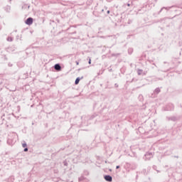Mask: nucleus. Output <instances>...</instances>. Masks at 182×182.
Listing matches in <instances>:
<instances>
[{
  "label": "nucleus",
  "instance_id": "obj_1",
  "mask_svg": "<svg viewBox=\"0 0 182 182\" xmlns=\"http://www.w3.org/2000/svg\"><path fill=\"white\" fill-rule=\"evenodd\" d=\"M181 117L179 115H173L171 117H166V122H178L180 120Z\"/></svg>",
  "mask_w": 182,
  "mask_h": 182
},
{
  "label": "nucleus",
  "instance_id": "obj_2",
  "mask_svg": "<svg viewBox=\"0 0 182 182\" xmlns=\"http://www.w3.org/2000/svg\"><path fill=\"white\" fill-rule=\"evenodd\" d=\"M145 161L150 160L153 159V152H146L144 157Z\"/></svg>",
  "mask_w": 182,
  "mask_h": 182
},
{
  "label": "nucleus",
  "instance_id": "obj_3",
  "mask_svg": "<svg viewBox=\"0 0 182 182\" xmlns=\"http://www.w3.org/2000/svg\"><path fill=\"white\" fill-rule=\"evenodd\" d=\"M8 60V57H6V55L1 54L0 55V63H5Z\"/></svg>",
  "mask_w": 182,
  "mask_h": 182
},
{
  "label": "nucleus",
  "instance_id": "obj_4",
  "mask_svg": "<svg viewBox=\"0 0 182 182\" xmlns=\"http://www.w3.org/2000/svg\"><path fill=\"white\" fill-rule=\"evenodd\" d=\"M165 110L166 112H170L171 110H174V105L173 104H168L166 106Z\"/></svg>",
  "mask_w": 182,
  "mask_h": 182
},
{
  "label": "nucleus",
  "instance_id": "obj_5",
  "mask_svg": "<svg viewBox=\"0 0 182 182\" xmlns=\"http://www.w3.org/2000/svg\"><path fill=\"white\" fill-rule=\"evenodd\" d=\"M26 25L31 26L33 23V18L32 17H28L26 21H25Z\"/></svg>",
  "mask_w": 182,
  "mask_h": 182
},
{
  "label": "nucleus",
  "instance_id": "obj_6",
  "mask_svg": "<svg viewBox=\"0 0 182 182\" xmlns=\"http://www.w3.org/2000/svg\"><path fill=\"white\" fill-rule=\"evenodd\" d=\"M104 178H105V181H108V182L113 181V177H112V176H110V175L104 176Z\"/></svg>",
  "mask_w": 182,
  "mask_h": 182
},
{
  "label": "nucleus",
  "instance_id": "obj_7",
  "mask_svg": "<svg viewBox=\"0 0 182 182\" xmlns=\"http://www.w3.org/2000/svg\"><path fill=\"white\" fill-rule=\"evenodd\" d=\"M54 69L57 70V72H60V70H62V66H60V64L57 63L54 65Z\"/></svg>",
  "mask_w": 182,
  "mask_h": 182
},
{
  "label": "nucleus",
  "instance_id": "obj_8",
  "mask_svg": "<svg viewBox=\"0 0 182 182\" xmlns=\"http://www.w3.org/2000/svg\"><path fill=\"white\" fill-rule=\"evenodd\" d=\"M4 9L7 14H11V6L6 5L5 7H4Z\"/></svg>",
  "mask_w": 182,
  "mask_h": 182
},
{
  "label": "nucleus",
  "instance_id": "obj_9",
  "mask_svg": "<svg viewBox=\"0 0 182 182\" xmlns=\"http://www.w3.org/2000/svg\"><path fill=\"white\" fill-rule=\"evenodd\" d=\"M174 150V149L171 148L169 150L166 151L164 154L165 156H170L171 154H173V151Z\"/></svg>",
  "mask_w": 182,
  "mask_h": 182
},
{
  "label": "nucleus",
  "instance_id": "obj_10",
  "mask_svg": "<svg viewBox=\"0 0 182 182\" xmlns=\"http://www.w3.org/2000/svg\"><path fill=\"white\" fill-rule=\"evenodd\" d=\"M171 9V7H162L161 10L158 12V15H160L161 12H163V10L165 9L166 11H169Z\"/></svg>",
  "mask_w": 182,
  "mask_h": 182
},
{
  "label": "nucleus",
  "instance_id": "obj_11",
  "mask_svg": "<svg viewBox=\"0 0 182 182\" xmlns=\"http://www.w3.org/2000/svg\"><path fill=\"white\" fill-rule=\"evenodd\" d=\"M81 79H83V77H77L75 81V85H79V82H80Z\"/></svg>",
  "mask_w": 182,
  "mask_h": 182
},
{
  "label": "nucleus",
  "instance_id": "obj_12",
  "mask_svg": "<svg viewBox=\"0 0 182 182\" xmlns=\"http://www.w3.org/2000/svg\"><path fill=\"white\" fill-rule=\"evenodd\" d=\"M160 92H161V90H160L159 87H158V88H156V89L154 90V93L155 95H159V94L160 93Z\"/></svg>",
  "mask_w": 182,
  "mask_h": 182
},
{
  "label": "nucleus",
  "instance_id": "obj_13",
  "mask_svg": "<svg viewBox=\"0 0 182 182\" xmlns=\"http://www.w3.org/2000/svg\"><path fill=\"white\" fill-rule=\"evenodd\" d=\"M85 180H86V178H85V176H80L78 178L79 182H85Z\"/></svg>",
  "mask_w": 182,
  "mask_h": 182
},
{
  "label": "nucleus",
  "instance_id": "obj_14",
  "mask_svg": "<svg viewBox=\"0 0 182 182\" xmlns=\"http://www.w3.org/2000/svg\"><path fill=\"white\" fill-rule=\"evenodd\" d=\"M15 181V178L14 176H11L7 179V182H14Z\"/></svg>",
  "mask_w": 182,
  "mask_h": 182
},
{
  "label": "nucleus",
  "instance_id": "obj_15",
  "mask_svg": "<svg viewBox=\"0 0 182 182\" xmlns=\"http://www.w3.org/2000/svg\"><path fill=\"white\" fill-rule=\"evenodd\" d=\"M137 73H138L139 76H140L143 73V70L139 69L137 70Z\"/></svg>",
  "mask_w": 182,
  "mask_h": 182
},
{
  "label": "nucleus",
  "instance_id": "obj_16",
  "mask_svg": "<svg viewBox=\"0 0 182 182\" xmlns=\"http://www.w3.org/2000/svg\"><path fill=\"white\" fill-rule=\"evenodd\" d=\"M6 40L8 41V42H12L14 41V38L8 37Z\"/></svg>",
  "mask_w": 182,
  "mask_h": 182
},
{
  "label": "nucleus",
  "instance_id": "obj_17",
  "mask_svg": "<svg viewBox=\"0 0 182 182\" xmlns=\"http://www.w3.org/2000/svg\"><path fill=\"white\" fill-rule=\"evenodd\" d=\"M128 53H129V55H132V53H133V48H129V49H128Z\"/></svg>",
  "mask_w": 182,
  "mask_h": 182
},
{
  "label": "nucleus",
  "instance_id": "obj_18",
  "mask_svg": "<svg viewBox=\"0 0 182 182\" xmlns=\"http://www.w3.org/2000/svg\"><path fill=\"white\" fill-rule=\"evenodd\" d=\"M22 147L26 148V147H28V144H26V141H23V143L22 144Z\"/></svg>",
  "mask_w": 182,
  "mask_h": 182
},
{
  "label": "nucleus",
  "instance_id": "obj_19",
  "mask_svg": "<svg viewBox=\"0 0 182 182\" xmlns=\"http://www.w3.org/2000/svg\"><path fill=\"white\" fill-rule=\"evenodd\" d=\"M89 174V171L87 170H84L83 176H87Z\"/></svg>",
  "mask_w": 182,
  "mask_h": 182
},
{
  "label": "nucleus",
  "instance_id": "obj_20",
  "mask_svg": "<svg viewBox=\"0 0 182 182\" xmlns=\"http://www.w3.org/2000/svg\"><path fill=\"white\" fill-rule=\"evenodd\" d=\"M63 164H64V166H68V161H63Z\"/></svg>",
  "mask_w": 182,
  "mask_h": 182
},
{
  "label": "nucleus",
  "instance_id": "obj_21",
  "mask_svg": "<svg viewBox=\"0 0 182 182\" xmlns=\"http://www.w3.org/2000/svg\"><path fill=\"white\" fill-rule=\"evenodd\" d=\"M28 146H26V148H24L23 151L26 152L28 151Z\"/></svg>",
  "mask_w": 182,
  "mask_h": 182
},
{
  "label": "nucleus",
  "instance_id": "obj_22",
  "mask_svg": "<svg viewBox=\"0 0 182 182\" xmlns=\"http://www.w3.org/2000/svg\"><path fill=\"white\" fill-rule=\"evenodd\" d=\"M127 5L128 6H132V5H133V3H132V4L127 3Z\"/></svg>",
  "mask_w": 182,
  "mask_h": 182
},
{
  "label": "nucleus",
  "instance_id": "obj_23",
  "mask_svg": "<svg viewBox=\"0 0 182 182\" xmlns=\"http://www.w3.org/2000/svg\"><path fill=\"white\" fill-rule=\"evenodd\" d=\"M114 86H115V87H119V84L115 83V84H114Z\"/></svg>",
  "mask_w": 182,
  "mask_h": 182
},
{
  "label": "nucleus",
  "instance_id": "obj_24",
  "mask_svg": "<svg viewBox=\"0 0 182 182\" xmlns=\"http://www.w3.org/2000/svg\"><path fill=\"white\" fill-rule=\"evenodd\" d=\"M88 63H89V65H90L92 63V60L90 59L88 61Z\"/></svg>",
  "mask_w": 182,
  "mask_h": 182
},
{
  "label": "nucleus",
  "instance_id": "obj_25",
  "mask_svg": "<svg viewBox=\"0 0 182 182\" xmlns=\"http://www.w3.org/2000/svg\"><path fill=\"white\" fill-rule=\"evenodd\" d=\"M116 168H117V170L119 169V168H120V166H116Z\"/></svg>",
  "mask_w": 182,
  "mask_h": 182
},
{
  "label": "nucleus",
  "instance_id": "obj_26",
  "mask_svg": "<svg viewBox=\"0 0 182 182\" xmlns=\"http://www.w3.org/2000/svg\"><path fill=\"white\" fill-rule=\"evenodd\" d=\"M74 33H76V31H74L73 33H70V35H73Z\"/></svg>",
  "mask_w": 182,
  "mask_h": 182
},
{
  "label": "nucleus",
  "instance_id": "obj_27",
  "mask_svg": "<svg viewBox=\"0 0 182 182\" xmlns=\"http://www.w3.org/2000/svg\"><path fill=\"white\" fill-rule=\"evenodd\" d=\"M128 23H132V20H129Z\"/></svg>",
  "mask_w": 182,
  "mask_h": 182
},
{
  "label": "nucleus",
  "instance_id": "obj_28",
  "mask_svg": "<svg viewBox=\"0 0 182 182\" xmlns=\"http://www.w3.org/2000/svg\"><path fill=\"white\" fill-rule=\"evenodd\" d=\"M175 159H178V156H173Z\"/></svg>",
  "mask_w": 182,
  "mask_h": 182
},
{
  "label": "nucleus",
  "instance_id": "obj_29",
  "mask_svg": "<svg viewBox=\"0 0 182 182\" xmlns=\"http://www.w3.org/2000/svg\"><path fill=\"white\" fill-rule=\"evenodd\" d=\"M76 65H79V61H75Z\"/></svg>",
  "mask_w": 182,
  "mask_h": 182
},
{
  "label": "nucleus",
  "instance_id": "obj_30",
  "mask_svg": "<svg viewBox=\"0 0 182 182\" xmlns=\"http://www.w3.org/2000/svg\"><path fill=\"white\" fill-rule=\"evenodd\" d=\"M107 14H110V11L109 10H108L107 11Z\"/></svg>",
  "mask_w": 182,
  "mask_h": 182
},
{
  "label": "nucleus",
  "instance_id": "obj_31",
  "mask_svg": "<svg viewBox=\"0 0 182 182\" xmlns=\"http://www.w3.org/2000/svg\"><path fill=\"white\" fill-rule=\"evenodd\" d=\"M91 119H95V116L94 115L91 116Z\"/></svg>",
  "mask_w": 182,
  "mask_h": 182
},
{
  "label": "nucleus",
  "instance_id": "obj_32",
  "mask_svg": "<svg viewBox=\"0 0 182 182\" xmlns=\"http://www.w3.org/2000/svg\"><path fill=\"white\" fill-rule=\"evenodd\" d=\"M158 80H163V78H158Z\"/></svg>",
  "mask_w": 182,
  "mask_h": 182
},
{
  "label": "nucleus",
  "instance_id": "obj_33",
  "mask_svg": "<svg viewBox=\"0 0 182 182\" xmlns=\"http://www.w3.org/2000/svg\"><path fill=\"white\" fill-rule=\"evenodd\" d=\"M9 2L11 4V2H12V0H9Z\"/></svg>",
  "mask_w": 182,
  "mask_h": 182
},
{
  "label": "nucleus",
  "instance_id": "obj_34",
  "mask_svg": "<svg viewBox=\"0 0 182 182\" xmlns=\"http://www.w3.org/2000/svg\"><path fill=\"white\" fill-rule=\"evenodd\" d=\"M9 66H12V65H11V64H9Z\"/></svg>",
  "mask_w": 182,
  "mask_h": 182
},
{
  "label": "nucleus",
  "instance_id": "obj_35",
  "mask_svg": "<svg viewBox=\"0 0 182 182\" xmlns=\"http://www.w3.org/2000/svg\"><path fill=\"white\" fill-rule=\"evenodd\" d=\"M9 66H12V65H11V64H9Z\"/></svg>",
  "mask_w": 182,
  "mask_h": 182
},
{
  "label": "nucleus",
  "instance_id": "obj_36",
  "mask_svg": "<svg viewBox=\"0 0 182 182\" xmlns=\"http://www.w3.org/2000/svg\"><path fill=\"white\" fill-rule=\"evenodd\" d=\"M154 168H156V166H154V167H153Z\"/></svg>",
  "mask_w": 182,
  "mask_h": 182
},
{
  "label": "nucleus",
  "instance_id": "obj_37",
  "mask_svg": "<svg viewBox=\"0 0 182 182\" xmlns=\"http://www.w3.org/2000/svg\"><path fill=\"white\" fill-rule=\"evenodd\" d=\"M22 9H23V6H22Z\"/></svg>",
  "mask_w": 182,
  "mask_h": 182
}]
</instances>
